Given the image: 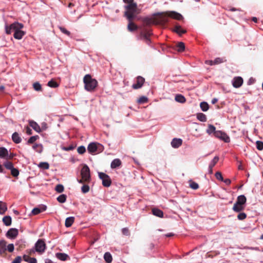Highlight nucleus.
Instances as JSON below:
<instances>
[{"mask_svg":"<svg viewBox=\"0 0 263 263\" xmlns=\"http://www.w3.org/2000/svg\"><path fill=\"white\" fill-rule=\"evenodd\" d=\"M123 1L126 4L124 6L126 9L124 15L127 20L133 19L139 13L137 4L134 2V0H123Z\"/></svg>","mask_w":263,"mask_h":263,"instance_id":"obj_1","label":"nucleus"},{"mask_svg":"<svg viewBox=\"0 0 263 263\" xmlns=\"http://www.w3.org/2000/svg\"><path fill=\"white\" fill-rule=\"evenodd\" d=\"M159 16L156 18L157 23L164 24L168 21V17L181 20L183 18L182 15L175 11H170L166 13H158Z\"/></svg>","mask_w":263,"mask_h":263,"instance_id":"obj_2","label":"nucleus"},{"mask_svg":"<svg viewBox=\"0 0 263 263\" xmlns=\"http://www.w3.org/2000/svg\"><path fill=\"white\" fill-rule=\"evenodd\" d=\"M85 89L88 91H93L97 87L98 82L95 79H92L90 74H86L83 78Z\"/></svg>","mask_w":263,"mask_h":263,"instance_id":"obj_3","label":"nucleus"},{"mask_svg":"<svg viewBox=\"0 0 263 263\" xmlns=\"http://www.w3.org/2000/svg\"><path fill=\"white\" fill-rule=\"evenodd\" d=\"M24 25L18 22H15L10 25L5 24V32L7 34H11L12 32H17L21 29H22Z\"/></svg>","mask_w":263,"mask_h":263,"instance_id":"obj_4","label":"nucleus"},{"mask_svg":"<svg viewBox=\"0 0 263 263\" xmlns=\"http://www.w3.org/2000/svg\"><path fill=\"white\" fill-rule=\"evenodd\" d=\"M103 146L97 142L90 143L87 147L88 152L91 154L100 153L103 151Z\"/></svg>","mask_w":263,"mask_h":263,"instance_id":"obj_5","label":"nucleus"},{"mask_svg":"<svg viewBox=\"0 0 263 263\" xmlns=\"http://www.w3.org/2000/svg\"><path fill=\"white\" fill-rule=\"evenodd\" d=\"M81 175L83 180L88 182L90 180V170L88 166L85 164L81 171Z\"/></svg>","mask_w":263,"mask_h":263,"instance_id":"obj_6","label":"nucleus"},{"mask_svg":"<svg viewBox=\"0 0 263 263\" xmlns=\"http://www.w3.org/2000/svg\"><path fill=\"white\" fill-rule=\"evenodd\" d=\"M35 251L40 254L44 253L46 250V246L43 239H39L34 245Z\"/></svg>","mask_w":263,"mask_h":263,"instance_id":"obj_7","label":"nucleus"},{"mask_svg":"<svg viewBox=\"0 0 263 263\" xmlns=\"http://www.w3.org/2000/svg\"><path fill=\"white\" fill-rule=\"evenodd\" d=\"M152 34V32L151 30L146 28H143L141 30L140 33L141 38V39L144 40L146 43L149 45L151 42L149 37Z\"/></svg>","mask_w":263,"mask_h":263,"instance_id":"obj_8","label":"nucleus"},{"mask_svg":"<svg viewBox=\"0 0 263 263\" xmlns=\"http://www.w3.org/2000/svg\"><path fill=\"white\" fill-rule=\"evenodd\" d=\"M99 177L102 181V184L104 186L109 187L111 184V179L108 175L107 174L102 173H98Z\"/></svg>","mask_w":263,"mask_h":263,"instance_id":"obj_9","label":"nucleus"},{"mask_svg":"<svg viewBox=\"0 0 263 263\" xmlns=\"http://www.w3.org/2000/svg\"><path fill=\"white\" fill-rule=\"evenodd\" d=\"M215 137L227 143L230 141V137L227 134L221 130H217V132L215 133Z\"/></svg>","mask_w":263,"mask_h":263,"instance_id":"obj_10","label":"nucleus"},{"mask_svg":"<svg viewBox=\"0 0 263 263\" xmlns=\"http://www.w3.org/2000/svg\"><path fill=\"white\" fill-rule=\"evenodd\" d=\"M18 234V231L16 228L10 229L6 233V236L10 239H14Z\"/></svg>","mask_w":263,"mask_h":263,"instance_id":"obj_11","label":"nucleus"},{"mask_svg":"<svg viewBox=\"0 0 263 263\" xmlns=\"http://www.w3.org/2000/svg\"><path fill=\"white\" fill-rule=\"evenodd\" d=\"M232 83L234 87L239 88L243 83V79L240 77H236L233 79Z\"/></svg>","mask_w":263,"mask_h":263,"instance_id":"obj_12","label":"nucleus"},{"mask_svg":"<svg viewBox=\"0 0 263 263\" xmlns=\"http://www.w3.org/2000/svg\"><path fill=\"white\" fill-rule=\"evenodd\" d=\"M144 82V79L140 76H138L137 78V83L133 85V88L134 89H139L141 88Z\"/></svg>","mask_w":263,"mask_h":263,"instance_id":"obj_13","label":"nucleus"},{"mask_svg":"<svg viewBox=\"0 0 263 263\" xmlns=\"http://www.w3.org/2000/svg\"><path fill=\"white\" fill-rule=\"evenodd\" d=\"M182 144V140L180 138H174L171 142V146L174 148L179 147Z\"/></svg>","mask_w":263,"mask_h":263,"instance_id":"obj_14","label":"nucleus"},{"mask_svg":"<svg viewBox=\"0 0 263 263\" xmlns=\"http://www.w3.org/2000/svg\"><path fill=\"white\" fill-rule=\"evenodd\" d=\"M133 19L128 20V23L127 25V29L130 32H133L136 31L138 29V26L133 23Z\"/></svg>","mask_w":263,"mask_h":263,"instance_id":"obj_15","label":"nucleus"},{"mask_svg":"<svg viewBox=\"0 0 263 263\" xmlns=\"http://www.w3.org/2000/svg\"><path fill=\"white\" fill-rule=\"evenodd\" d=\"M55 256L58 259L62 261H65L69 259V256L64 253H57Z\"/></svg>","mask_w":263,"mask_h":263,"instance_id":"obj_16","label":"nucleus"},{"mask_svg":"<svg viewBox=\"0 0 263 263\" xmlns=\"http://www.w3.org/2000/svg\"><path fill=\"white\" fill-rule=\"evenodd\" d=\"M29 125L37 133H40L41 132V129L40 126L36 122L34 121H30Z\"/></svg>","mask_w":263,"mask_h":263,"instance_id":"obj_17","label":"nucleus"},{"mask_svg":"<svg viewBox=\"0 0 263 263\" xmlns=\"http://www.w3.org/2000/svg\"><path fill=\"white\" fill-rule=\"evenodd\" d=\"M46 210V206L42 205L40 208H35L32 210V213L33 215H37L42 212Z\"/></svg>","mask_w":263,"mask_h":263,"instance_id":"obj_18","label":"nucleus"},{"mask_svg":"<svg viewBox=\"0 0 263 263\" xmlns=\"http://www.w3.org/2000/svg\"><path fill=\"white\" fill-rule=\"evenodd\" d=\"M173 31L178 34L179 35H181L182 34L186 32V31L181 28L180 25H176L173 29Z\"/></svg>","mask_w":263,"mask_h":263,"instance_id":"obj_19","label":"nucleus"},{"mask_svg":"<svg viewBox=\"0 0 263 263\" xmlns=\"http://www.w3.org/2000/svg\"><path fill=\"white\" fill-rule=\"evenodd\" d=\"M9 155L8 150L3 147H0V158H5L8 157Z\"/></svg>","mask_w":263,"mask_h":263,"instance_id":"obj_20","label":"nucleus"},{"mask_svg":"<svg viewBox=\"0 0 263 263\" xmlns=\"http://www.w3.org/2000/svg\"><path fill=\"white\" fill-rule=\"evenodd\" d=\"M74 221V217L71 216L67 217L65 220V225L67 228H69L72 226Z\"/></svg>","mask_w":263,"mask_h":263,"instance_id":"obj_21","label":"nucleus"},{"mask_svg":"<svg viewBox=\"0 0 263 263\" xmlns=\"http://www.w3.org/2000/svg\"><path fill=\"white\" fill-rule=\"evenodd\" d=\"M245 208V206L239 204L237 202H235L233 207V210L236 212H240Z\"/></svg>","mask_w":263,"mask_h":263,"instance_id":"obj_22","label":"nucleus"},{"mask_svg":"<svg viewBox=\"0 0 263 263\" xmlns=\"http://www.w3.org/2000/svg\"><path fill=\"white\" fill-rule=\"evenodd\" d=\"M175 100L176 102L180 103H184L186 101L185 97L183 95L180 94H177L176 95L175 97Z\"/></svg>","mask_w":263,"mask_h":263,"instance_id":"obj_23","label":"nucleus"},{"mask_svg":"<svg viewBox=\"0 0 263 263\" xmlns=\"http://www.w3.org/2000/svg\"><path fill=\"white\" fill-rule=\"evenodd\" d=\"M121 164V161L119 159H115L111 163L110 167L112 168H116Z\"/></svg>","mask_w":263,"mask_h":263,"instance_id":"obj_24","label":"nucleus"},{"mask_svg":"<svg viewBox=\"0 0 263 263\" xmlns=\"http://www.w3.org/2000/svg\"><path fill=\"white\" fill-rule=\"evenodd\" d=\"M25 34V32L21 29L17 32H14L13 36L15 39L21 40L22 39Z\"/></svg>","mask_w":263,"mask_h":263,"instance_id":"obj_25","label":"nucleus"},{"mask_svg":"<svg viewBox=\"0 0 263 263\" xmlns=\"http://www.w3.org/2000/svg\"><path fill=\"white\" fill-rule=\"evenodd\" d=\"M246 198L244 195L238 196L236 202L239 204L245 206V204L246 202Z\"/></svg>","mask_w":263,"mask_h":263,"instance_id":"obj_26","label":"nucleus"},{"mask_svg":"<svg viewBox=\"0 0 263 263\" xmlns=\"http://www.w3.org/2000/svg\"><path fill=\"white\" fill-rule=\"evenodd\" d=\"M152 212H153V214L156 216H157V217H159L160 218H162L163 216V212L158 209L154 208L152 210Z\"/></svg>","mask_w":263,"mask_h":263,"instance_id":"obj_27","label":"nucleus"},{"mask_svg":"<svg viewBox=\"0 0 263 263\" xmlns=\"http://www.w3.org/2000/svg\"><path fill=\"white\" fill-rule=\"evenodd\" d=\"M23 259L24 261L28 262L29 263H36L37 260L34 257H30L29 256L27 255H24L23 256Z\"/></svg>","mask_w":263,"mask_h":263,"instance_id":"obj_28","label":"nucleus"},{"mask_svg":"<svg viewBox=\"0 0 263 263\" xmlns=\"http://www.w3.org/2000/svg\"><path fill=\"white\" fill-rule=\"evenodd\" d=\"M12 140L15 143H20L21 142V138L20 137L18 134L16 132L13 133L12 135Z\"/></svg>","mask_w":263,"mask_h":263,"instance_id":"obj_29","label":"nucleus"},{"mask_svg":"<svg viewBox=\"0 0 263 263\" xmlns=\"http://www.w3.org/2000/svg\"><path fill=\"white\" fill-rule=\"evenodd\" d=\"M206 132L209 135H211L213 134L215 136V133L216 132L217 130H216V128L214 126L210 124L209 125Z\"/></svg>","mask_w":263,"mask_h":263,"instance_id":"obj_30","label":"nucleus"},{"mask_svg":"<svg viewBox=\"0 0 263 263\" xmlns=\"http://www.w3.org/2000/svg\"><path fill=\"white\" fill-rule=\"evenodd\" d=\"M143 22L146 25H149L153 24H157L156 20L154 18H145L144 19Z\"/></svg>","mask_w":263,"mask_h":263,"instance_id":"obj_31","label":"nucleus"},{"mask_svg":"<svg viewBox=\"0 0 263 263\" xmlns=\"http://www.w3.org/2000/svg\"><path fill=\"white\" fill-rule=\"evenodd\" d=\"M7 242L5 240H0V253H4L6 250Z\"/></svg>","mask_w":263,"mask_h":263,"instance_id":"obj_32","label":"nucleus"},{"mask_svg":"<svg viewBox=\"0 0 263 263\" xmlns=\"http://www.w3.org/2000/svg\"><path fill=\"white\" fill-rule=\"evenodd\" d=\"M3 221L6 226H9L11 224V217L9 216H4L3 218Z\"/></svg>","mask_w":263,"mask_h":263,"instance_id":"obj_33","label":"nucleus"},{"mask_svg":"<svg viewBox=\"0 0 263 263\" xmlns=\"http://www.w3.org/2000/svg\"><path fill=\"white\" fill-rule=\"evenodd\" d=\"M7 210V208L6 204L3 202L0 201V214H4Z\"/></svg>","mask_w":263,"mask_h":263,"instance_id":"obj_34","label":"nucleus"},{"mask_svg":"<svg viewBox=\"0 0 263 263\" xmlns=\"http://www.w3.org/2000/svg\"><path fill=\"white\" fill-rule=\"evenodd\" d=\"M104 259L107 263H110L112 261V256L109 252H106L104 255Z\"/></svg>","mask_w":263,"mask_h":263,"instance_id":"obj_35","label":"nucleus"},{"mask_svg":"<svg viewBox=\"0 0 263 263\" xmlns=\"http://www.w3.org/2000/svg\"><path fill=\"white\" fill-rule=\"evenodd\" d=\"M200 108L203 111H206L209 109V104L205 102H202L200 104Z\"/></svg>","mask_w":263,"mask_h":263,"instance_id":"obj_36","label":"nucleus"},{"mask_svg":"<svg viewBox=\"0 0 263 263\" xmlns=\"http://www.w3.org/2000/svg\"><path fill=\"white\" fill-rule=\"evenodd\" d=\"M197 118L198 120L201 122H205L206 121V116L202 113L198 114L197 115Z\"/></svg>","mask_w":263,"mask_h":263,"instance_id":"obj_37","label":"nucleus"},{"mask_svg":"<svg viewBox=\"0 0 263 263\" xmlns=\"http://www.w3.org/2000/svg\"><path fill=\"white\" fill-rule=\"evenodd\" d=\"M33 149L38 153H41L43 150L42 145L40 144H35L32 146Z\"/></svg>","mask_w":263,"mask_h":263,"instance_id":"obj_38","label":"nucleus"},{"mask_svg":"<svg viewBox=\"0 0 263 263\" xmlns=\"http://www.w3.org/2000/svg\"><path fill=\"white\" fill-rule=\"evenodd\" d=\"M38 166L40 168L44 169V170H47L49 167V165L47 162H41L38 164Z\"/></svg>","mask_w":263,"mask_h":263,"instance_id":"obj_39","label":"nucleus"},{"mask_svg":"<svg viewBox=\"0 0 263 263\" xmlns=\"http://www.w3.org/2000/svg\"><path fill=\"white\" fill-rule=\"evenodd\" d=\"M67 196L65 194H62L57 198V200L60 203H64L66 200Z\"/></svg>","mask_w":263,"mask_h":263,"instance_id":"obj_40","label":"nucleus"},{"mask_svg":"<svg viewBox=\"0 0 263 263\" xmlns=\"http://www.w3.org/2000/svg\"><path fill=\"white\" fill-rule=\"evenodd\" d=\"M185 45L183 43L180 42L177 45V51L181 52L184 50Z\"/></svg>","mask_w":263,"mask_h":263,"instance_id":"obj_41","label":"nucleus"},{"mask_svg":"<svg viewBox=\"0 0 263 263\" xmlns=\"http://www.w3.org/2000/svg\"><path fill=\"white\" fill-rule=\"evenodd\" d=\"M218 160H219V157L218 156H215L213 159V160L211 161L209 166H211V167H213L215 165V164L217 163Z\"/></svg>","mask_w":263,"mask_h":263,"instance_id":"obj_42","label":"nucleus"},{"mask_svg":"<svg viewBox=\"0 0 263 263\" xmlns=\"http://www.w3.org/2000/svg\"><path fill=\"white\" fill-rule=\"evenodd\" d=\"M48 86L52 88H56L58 87L59 85L58 84L53 80H51L48 82Z\"/></svg>","mask_w":263,"mask_h":263,"instance_id":"obj_43","label":"nucleus"},{"mask_svg":"<svg viewBox=\"0 0 263 263\" xmlns=\"http://www.w3.org/2000/svg\"><path fill=\"white\" fill-rule=\"evenodd\" d=\"M33 88L36 91H40L42 89V86L39 82H35L33 84Z\"/></svg>","mask_w":263,"mask_h":263,"instance_id":"obj_44","label":"nucleus"},{"mask_svg":"<svg viewBox=\"0 0 263 263\" xmlns=\"http://www.w3.org/2000/svg\"><path fill=\"white\" fill-rule=\"evenodd\" d=\"M4 166L6 167V168L10 170H11L14 167L12 163L9 161H6V162H5Z\"/></svg>","mask_w":263,"mask_h":263,"instance_id":"obj_45","label":"nucleus"},{"mask_svg":"<svg viewBox=\"0 0 263 263\" xmlns=\"http://www.w3.org/2000/svg\"><path fill=\"white\" fill-rule=\"evenodd\" d=\"M148 101V99L147 97L144 96H142L138 100V102L140 104H143L147 102Z\"/></svg>","mask_w":263,"mask_h":263,"instance_id":"obj_46","label":"nucleus"},{"mask_svg":"<svg viewBox=\"0 0 263 263\" xmlns=\"http://www.w3.org/2000/svg\"><path fill=\"white\" fill-rule=\"evenodd\" d=\"M55 190L58 193H62L64 191V186L62 184H58L55 186Z\"/></svg>","mask_w":263,"mask_h":263,"instance_id":"obj_47","label":"nucleus"},{"mask_svg":"<svg viewBox=\"0 0 263 263\" xmlns=\"http://www.w3.org/2000/svg\"><path fill=\"white\" fill-rule=\"evenodd\" d=\"M256 148L261 151L263 149V142L260 141H257L256 142Z\"/></svg>","mask_w":263,"mask_h":263,"instance_id":"obj_48","label":"nucleus"},{"mask_svg":"<svg viewBox=\"0 0 263 263\" xmlns=\"http://www.w3.org/2000/svg\"><path fill=\"white\" fill-rule=\"evenodd\" d=\"M81 191L83 193H86L89 191V186L87 184H84L82 186Z\"/></svg>","mask_w":263,"mask_h":263,"instance_id":"obj_49","label":"nucleus"},{"mask_svg":"<svg viewBox=\"0 0 263 263\" xmlns=\"http://www.w3.org/2000/svg\"><path fill=\"white\" fill-rule=\"evenodd\" d=\"M11 173L14 177H17L19 175V171L17 169L13 167L11 170Z\"/></svg>","mask_w":263,"mask_h":263,"instance_id":"obj_50","label":"nucleus"},{"mask_svg":"<svg viewBox=\"0 0 263 263\" xmlns=\"http://www.w3.org/2000/svg\"><path fill=\"white\" fill-rule=\"evenodd\" d=\"M77 151L79 154H83L85 152L86 148H85V146H80L78 147V148L77 149Z\"/></svg>","mask_w":263,"mask_h":263,"instance_id":"obj_51","label":"nucleus"},{"mask_svg":"<svg viewBox=\"0 0 263 263\" xmlns=\"http://www.w3.org/2000/svg\"><path fill=\"white\" fill-rule=\"evenodd\" d=\"M246 217H247V215L245 213L242 212V213H240L238 215L237 218L239 220H242L245 219L246 218Z\"/></svg>","mask_w":263,"mask_h":263,"instance_id":"obj_52","label":"nucleus"},{"mask_svg":"<svg viewBox=\"0 0 263 263\" xmlns=\"http://www.w3.org/2000/svg\"><path fill=\"white\" fill-rule=\"evenodd\" d=\"M190 186L194 190H196L199 187L198 184L195 182H191L190 183Z\"/></svg>","mask_w":263,"mask_h":263,"instance_id":"obj_53","label":"nucleus"},{"mask_svg":"<svg viewBox=\"0 0 263 263\" xmlns=\"http://www.w3.org/2000/svg\"><path fill=\"white\" fill-rule=\"evenodd\" d=\"M59 29L60 30V31L63 32V33L67 35H70V33L69 31L67 30L64 27H59Z\"/></svg>","mask_w":263,"mask_h":263,"instance_id":"obj_54","label":"nucleus"},{"mask_svg":"<svg viewBox=\"0 0 263 263\" xmlns=\"http://www.w3.org/2000/svg\"><path fill=\"white\" fill-rule=\"evenodd\" d=\"M215 177L218 180H221V181L223 180V177L222 176V175H221V173H220L219 172H217L215 173Z\"/></svg>","mask_w":263,"mask_h":263,"instance_id":"obj_55","label":"nucleus"},{"mask_svg":"<svg viewBox=\"0 0 263 263\" xmlns=\"http://www.w3.org/2000/svg\"><path fill=\"white\" fill-rule=\"evenodd\" d=\"M14 245L12 243H10V244H9L8 246H7V250H8L9 252H12L14 250Z\"/></svg>","mask_w":263,"mask_h":263,"instance_id":"obj_56","label":"nucleus"},{"mask_svg":"<svg viewBox=\"0 0 263 263\" xmlns=\"http://www.w3.org/2000/svg\"><path fill=\"white\" fill-rule=\"evenodd\" d=\"M213 62L214 65L218 64L222 62V60L221 59L219 58H216L214 60H213Z\"/></svg>","mask_w":263,"mask_h":263,"instance_id":"obj_57","label":"nucleus"},{"mask_svg":"<svg viewBox=\"0 0 263 263\" xmlns=\"http://www.w3.org/2000/svg\"><path fill=\"white\" fill-rule=\"evenodd\" d=\"M22 260V258L21 256H17L12 261V263H20Z\"/></svg>","mask_w":263,"mask_h":263,"instance_id":"obj_58","label":"nucleus"},{"mask_svg":"<svg viewBox=\"0 0 263 263\" xmlns=\"http://www.w3.org/2000/svg\"><path fill=\"white\" fill-rule=\"evenodd\" d=\"M36 136H32L31 137L28 141V143H33L36 140Z\"/></svg>","mask_w":263,"mask_h":263,"instance_id":"obj_59","label":"nucleus"},{"mask_svg":"<svg viewBox=\"0 0 263 263\" xmlns=\"http://www.w3.org/2000/svg\"><path fill=\"white\" fill-rule=\"evenodd\" d=\"M122 233L125 235H129V231L127 228H123L122 230Z\"/></svg>","mask_w":263,"mask_h":263,"instance_id":"obj_60","label":"nucleus"},{"mask_svg":"<svg viewBox=\"0 0 263 263\" xmlns=\"http://www.w3.org/2000/svg\"><path fill=\"white\" fill-rule=\"evenodd\" d=\"M205 63L209 65H214L213 60H208L205 61Z\"/></svg>","mask_w":263,"mask_h":263,"instance_id":"obj_61","label":"nucleus"},{"mask_svg":"<svg viewBox=\"0 0 263 263\" xmlns=\"http://www.w3.org/2000/svg\"><path fill=\"white\" fill-rule=\"evenodd\" d=\"M208 173L210 174H212L213 173V167H211V166H209Z\"/></svg>","mask_w":263,"mask_h":263,"instance_id":"obj_62","label":"nucleus"},{"mask_svg":"<svg viewBox=\"0 0 263 263\" xmlns=\"http://www.w3.org/2000/svg\"><path fill=\"white\" fill-rule=\"evenodd\" d=\"M218 101V99L217 98H213L212 100V104H215Z\"/></svg>","mask_w":263,"mask_h":263,"instance_id":"obj_63","label":"nucleus"},{"mask_svg":"<svg viewBox=\"0 0 263 263\" xmlns=\"http://www.w3.org/2000/svg\"><path fill=\"white\" fill-rule=\"evenodd\" d=\"M45 263H53L52 261L49 259H46L45 260Z\"/></svg>","mask_w":263,"mask_h":263,"instance_id":"obj_64","label":"nucleus"}]
</instances>
